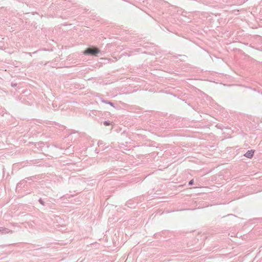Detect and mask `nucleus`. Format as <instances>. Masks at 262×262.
<instances>
[{
    "label": "nucleus",
    "instance_id": "obj_2",
    "mask_svg": "<svg viewBox=\"0 0 262 262\" xmlns=\"http://www.w3.org/2000/svg\"><path fill=\"white\" fill-rule=\"evenodd\" d=\"M253 154H254V151L253 150H248L245 154V156L247 157V158H250L252 157V156H253Z\"/></svg>",
    "mask_w": 262,
    "mask_h": 262
},
{
    "label": "nucleus",
    "instance_id": "obj_3",
    "mask_svg": "<svg viewBox=\"0 0 262 262\" xmlns=\"http://www.w3.org/2000/svg\"><path fill=\"white\" fill-rule=\"evenodd\" d=\"M193 180H191L189 182V185H192L193 184Z\"/></svg>",
    "mask_w": 262,
    "mask_h": 262
},
{
    "label": "nucleus",
    "instance_id": "obj_4",
    "mask_svg": "<svg viewBox=\"0 0 262 262\" xmlns=\"http://www.w3.org/2000/svg\"><path fill=\"white\" fill-rule=\"evenodd\" d=\"M104 124H105V125H108V123H107L106 122H104Z\"/></svg>",
    "mask_w": 262,
    "mask_h": 262
},
{
    "label": "nucleus",
    "instance_id": "obj_1",
    "mask_svg": "<svg viewBox=\"0 0 262 262\" xmlns=\"http://www.w3.org/2000/svg\"><path fill=\"white\" fill-rule=\"evenodd\" d=\"M99 51L97 48H88L84 51V54L96 55L99 53Z\"/></svg>",
    "mask_w": 262,
    "mask_h": 262
}]
</instances>
